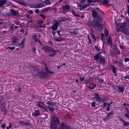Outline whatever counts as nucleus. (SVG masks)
Here are the masks:
<instances>
[{
    "mask_svg": "<svg viewBox=\"0 0 129 129\" xmlns=\"http://www.w3.org/2000/svg\"><path fill=\"white\" fill-rule=\"evenodd\" d=\"M92 15L94 18H97L96 20L94 21L93 26L97 30L100 31L103 28V24H102V19L99 16L95 10H92Z\"/></svg>",
    "mask_w": 129,
    "mask_h": 129,
    "instance_id": "nucleus-1",
    "label": "nucleus"
},
{
    "mask_svg": "<svg viewBox=\"0 0 129 129\" xmlns=\"http://www.w3.org/2000/svg\"><path fill=\"white\" fill-rule=\"evenodd\" d=\"M53 119L50 124V128L51 129H54L57 128V125H59L60 122L59 119L55 116L53 115L52 117Z\"/></svg>",
    "mask_w": 129,
    "mask_h": 129,
    "instance_id": "nucleus-2",
    "label": "nucleus"
},
{
    "mask_svg": "<svg viewBox=\"0 0 129 129\" xmlns=\"http://www.w3.org/2000/svg\"><path fill=\"white\" fill-rule=\"evenodd\" d=\"M59 24V23L58 21L54 20L53 25L51 27V29L53 31H55L57 30Z\"/></svg>",
    "mask_w": 129,
    "mask_h": 129,
    "instance_id": "nucleus-3",
    "label": "nucleus"
},
{
    "mask_svg": "<svg viewBox=\"0 0 129 129\" xmlns=\"http://www.w3.org/2000/svg\"><path fill=\"white\" fill-rule=\"evenodd\" d=\"M119 26L120 28L121 29V30L125 32V33L127 32L126 31L127 27L126 25V24L124 23H121L119 24Z\"/></svg>",
    "mask_w": 129,
    "mask_h": 129,
    "instance_id": "nucleus-4",
    "label": "nucleus"
},
{
    "mask_svg": "<svg viewBox=\"0 0 129 129\" xmlns=\"http://www.w3.org/2000/svg\"><path fill=\"white\" fill-rule=\"evenodd\" d=\"M30 69L31 70H33V74L34 76H36L39 75V71L35 67H30Z\"/></svg>",
    "mask_w": 129,
    "mask_h": 129,
    "instance_id": "nucleus-5",
    "label": "nucleus"
},
{
    "mask_svg": "<svg viewBox=\"0 0 129 129\" xmlns=\"http://www.w3.org/2000/svg\"><path fill=\"white\" fill-rule=\"evenodd\" d=\"M40 75V77L41 78L48 77L50 76L49 75H48L47 73L44 72V71H42L40 73H39V75Z\"/></svg>",
    "mask_w": 129,
    "mask_h": 129,
    "instance_id": "nucleus-6",
    "label": "nucleus"
},
{
    "mask_svg": "<svg viewBox=\"0 0 129 129\" xmlns=\"http://www.w3.org/2000/svg\"><path fill=\"white\" fill-rule=\"evenodd\" d=\"M113 114V112L112 111H111L110 113L107 114V115L104 118V119L105 120H108L111 119V115Z\"/></svg>",
    "mask_w": 129,
    "mask_h": 129,
    "instance_id": "nucleus-7",
    "label": "nucleus"
},
{
    "mask_svg": "<svg viewBox=\"0 0 129 129\" xmlns=\"http://www.w3.org/2000/svg\"><path fill=\"white\" fill-rule=\"evenodd\" d=\"M110 69L111 70L112 72L116 76V73L117 71H116V68L112 65H110Z\"/></svg>",
    "mask_w": 129,
    "mask_h": 129,
    "instance_id": "nucleus-8",
    "label": "nucleus"
},
{
    "mask_svg": "<svg viewBox=\"0 0 129 129\" xmlns=\"http://www.w3.org/2000/svg\"><path fill=\"white\" fill-rule=\"evenodd\" d=\"M102 57L101 55H100L99 54H97L94 56V59L98 62L99 59L101 58Z\"/></svg>",
    "mask_w": 129,
    "mask_h": 129,
    "instance_id": "nucleus-9",
    "label": "nucleus"
},
{
    "mask_svg": "<svg viewBox=\"0 0 129 129\" xmlns=\"http://www.w3.org/2000/svg\"><path fill=\"white\" fill-rule=\"evenodd\" d=\"M69 6L68 5H66L62 7V10L64 12H67L69 11Z\"/></svg>",
    "mask_w": 129,
    "mask_h": 129,
    "instance_id": "nucleus-10",
    "label": "nucleus"
},
{
    "mask_svg": "<svg viewBox=\"0 0 129 129\" xmlns=\"http://www.w3.org/2000/svg\"><path fill=\"white\" fill-rule=\"evenodd\" d=\"M10 13L13 16H16L17 14L16 11L13 9H11L10 10Z\"/></svg>",
    "mask_w": 129,
    "mask_h": 129,
    "instance_id": "nucleus-11",
    "label": "nucleus"
},
{
    "mask_svg": "<svg viewBox=\"0 0 129 129\" xmlns=\"http://www.w3.org/2000/svg\"><path fill=\"white\" fill-rule=\"evenodd\" d=\"M98 62H99L101 64L103 65L105 63V58L104 57H102L101 58L99 59Z\"/></svg>",
    "mask_w": 129,
    "mask_h": 129,
    "instance_id": "nucleus-12",
    "label": "nucleus"
},
{
    "mask_svg": "<svg viewBox=\"0 0 129 129\" xmlns=\"http://www.w3.org/2000/svg\"><path fill=\"white\" fill-rule=\"evenodd\" d=\"M19 123L21 125L27 126L30 125V123H29L26 122L22 121H20L19 122Z\"/></svg>",
    "mask_w": 129,
    "mask_h": 129,
    "instance_id": "nucleus-13",
    "label": "nucleus"
},
{
    "mask_svg": "<svg viewBox=\"0 0 129 129\" xmlns=\"http://www.w3.org/2000/svg\"><path fill=\"white\" fill-rule=\"evenodd\" d=\"M37 105H38L39 107H40L42 108H44V105L43 102H39L37 103Z\"/></svg>",
    "mask_w": 129,
    "mask_h": 129,
    "instance_id": "nucleus-14",
    "label": "nucleus"
},
{
    "mask_svg": "<svg viewBox=\"0 0 129 129\" xmlns=\"http://www.w3.org/2000/svg\"><path fill=\"white\" fill-rule=\"evenodd\" d=\"M40 112L38 110H36L35 113H32V115L35 116H37L40 114Z\"/></svg>",
    "mask_w": 129,
    "mask_h": 129,
    "instance_id": "nucleus-15",
    "label": "nucleus"
},
{
    "mask_svg": "<svg viewBox=\"0 0 129 129\" xmlns=\"http://www.w3.org/2000/svg\"><path fill=\"white\" fill-rule=\"evenodd\" d=\"M0 15L2 17H7L10 15V14L7 13H6L5 14L3 13H1L0 11Z\"/></svg>",
    "mask_w": 129,
    "mask_h": 129,
    "instance_id": "nucleus-16",
    "label": "nucleus"
},
{
    "mask_svg": "<svg viewBox=\"0 0 129 129\" xmlns=\"http://www.w3.org/2000/svg\"><path fill=\"white\" fill-rule=\"evenodd\" d=\"M117 87L119 91L122 92L124 91V89L123 88L124 87L123 86H118Z\"/></svg>",
    "mask_w": 129,
    "mask_h": 129,
    "instance_id": "nucleus-17",
    "label": "nucleus"
},
{
    "mask_svg": "<svg viewBox=\"0 0 129 129\" xmlns=\"http://www.w3.org/2000/svg\"><path fill=\"white\" fill-rule=\"evenodd\" d=\"M6 0H0V7H2L5 4Z\"/></svg>",
    "mask_w": 129,
    "mask_h": 129,
    "instance_id": "nucleus-18",
    "label": "nucleus"
},
{
    "mask_svg": "<svg viewBox=\"0 0 129 129\" xmlns=\"http://www.w3.org/2000/svg\"><path fill=\"white\" fill-rule=\"evenodd\" d=\"M114 50L115 52L118 54H120V52L119 50V49L117 48V46H115L114 47Z\"/></svg>",
    "mask_w": 129,
    "mask_h": 129,
    "instance_id": "nucleus-19",
    "label": "nucleus"
},
{
    "mask_svg": "<svg viewBox=\"0 0 129 129\" xmlns=\"http://www.w3.org/2000/svg\"><path fill=\"white\" fill-rule=\"evenodd\" d=\"M49 47L47 46L43 47L42 48V50H43L45 52H48Z\"/></svg>",
    "mask_w": 129,
    "mask_h": 129,
    "instance_id": "nucleus-20",
    "label": "nucleus"
},
{
    "mask_svg": "<svg viewBox=\"0 0 129 129\" xmlns=\"http://www.w3.org/2000/svg\"><path fill=\"white\" fill-rule=\"evenodd\" d=\"M17 38L16 37H13L12 38V42L13 43H16V42L17 40Z\"/></svg>",
    "mask_w": 129,
    "mask_h": 129,
    "instance_id": "nucleus-21",
    "label": "nucleus"
},
{
    "mask_svg": "<svg viewBox=\"0 0 129 129\" xmlns=\"http://www.w3.org/2000/svg\"><path fill=\"white\" fill-rule=\"evenodd\" d=\"M47 104H49L48 105L53 106L54 105L56 104V103L55 102H53L52 101H50L47 102Z\"/></svg>",
    "mask_w": 129,
    "mask_h": 129,
    "instance_id": "nucleus-22",
    "label": "nucleus"
},
{
    "mask_svg": "<svg viewBox=\"0 0 129 129\" xmlns=\"http://www.w3.org/2000/svg\"><path fill=\"white\" fill-rule=\"evenodd\" d=\"M16 2L18 4L23 5H25L26 4L25 3L23 2H21L19 1H16Z\"/></svg>",
    "mask_w": 129,
    "mask_h": 129,
    "instance_id": "nucleus-23",
    "label": "nucleus"
},
{
    "mask_svg": "<svg viewBox=\"0 0 129 129\" xmlns=\"http://www.w3.org/2000/svg\"><path fill=\"white\" fill-rule=\"evenodd\" d=\"M51 8L50 7L46 8L43 10L44 12H46L48 11H50L51 10Z\"/></svg>",
    "mask_w": 129,
    "mask_h": 129,
    "instance_id": "nucleus-24",
    "label": "nucleus"
},
{
    "mask_svg": "<svg viewBox=\"0 0 129 129\" xmlns=\"http://www.w3.org/2000/svg\"><path fill=\"white\" fill-rule=\"evenodd\" d=\"M45 70H46V73H49V74L48 75H50V74H53L54 73V72L52 71H51V72L49 71L48 70V68L47 67L45 69Z\"/></svg>",
    "mask_w": 129,
    "mask_h": 129,
    "instance_id": "nucleus-25",
    "label": "nucleus"
},
{
    "mask_svg": "<svg viewBox=\"0 0 129 129\" xmlns=\"http://www.w3.org/2000/svg\"><path fill=\"white\" fill-rule=\"evenodd\" d=\"M34 39L35 41V42H38L40 44H41V43L40 41L39 40L37 37L34 38Z\"/></svg>",
    "mask_w": 129,
    "mask_h": 129,
    "instance_id": "nucleus-26",
    "label": "nucleus"
},
{
    "mask_svg": "<svg viewBox=\"0 0 129 129\" xmlns=\"http://www.w3.org/2000/svg\"><path fill=\"white\" fill-rule=\"evenodd\" d=\"M60 129H66L65 125L64 124H61L60 127Z\"/></svg>",
    "mask_w": 129,
    "mask_h": 129,
    "instance_id": "nucleus-27",
    "label": "nucleus"
},
{
    "mask_svg": "<svg viewBox=\"0 0 129 129\" xmlns=\"http://www.w3.org/2000/svg\"><path fill=\"white\" fill-rule=\"evenodd\" d=\"M1 110L5 113L6 112V107L4 106H2L1 108Z\"/></svg>",
    "mask_w": 129,
    "mask_h": 129,
    "instance_id": "nucleus-28",
    "label": "nucleus"
},
{
    "mask_svg": "<svg viewBox=\"0 0 129 129\" xmlns=\"http://www.w3.org/2000/svg\"><path fill=\"white\" fill-rule=\"evenodd\" d=\"M45 2L47 5H50L51 3L50 2V0H44Z\"/></svg>",
    "mask_w": 129,
    "mask_h": 129,
    "instance_id": "nucleus-29",
    "label": "nucleus"
},
{
    "mask_svg": "<svg viewBox=\"0 0 129 129\" xmlns=\"http://www.w3.org/2000/svg\"><path fill=\"white\" fill-rule=\"evenodd\" d=\"M94 47L95 49L98 51V52L100 51L101 49V48L100 47H98L97 46H95Z\"/></svg>",
    "mask_w": 129,
    "mask_h": 129,
    "instance_id": "nucleus-30",
    "label": "nucleus"
},
{
    "mask_svg": "<svg viewBox=\"0 0 129 129\" xmlns=\"http://www.w3.org/2000/svg\"><path fill=\"white\" fill-rule=\"evenodd\" d=\"M116 65L117 66L119 67H122L123 65L119 61L117 62Z\"/></svg>",
    "mask_w": 129,
    "mask_h": 129,
    "instance_id": "nucleus-31",
    "label": "nucleus"
},
{
    "mask_svg": "<svg viewBox=\"0 0 129 129\" xmlns=\"http://www.w3.org/2000/svg\"><path fill=\"white\" fill-rule=\"evenodd\" d=\"M109 34V31L108 30H105V36L106 37H108Z\"/></svg>",
    "mask_w": 129,
    "mask_h": 129,
    "instance_id": "nucleus-32",
    "label": "nucleus"
},
{
    "mask_svg": "<svg viewBox=\"0 0 129 129\" xmlns=\"http://www.w3.org/2000/svg\"><path fill=\"white\" fill-rule=\"evenodd\" d=\"M69 33L71 35H76L77 34V33L75 31H69Z\"/></svg>",
    "mask_w": 129,
    "mask_h": 129,
    "instance_id": "nucleus-33",
    "label": "nucleus"
},
{
    "mask_svg": "<svg viewBox=\"0 0 129 129\" xmlns=\"http://www.w3.org/2000/svg\"><path fill=\"white\" fill-rule=\"evenodd\" d=\"M99 0H87V2L90 3L98 2Z\"/></svg>",
    "mask_w": 129,
    "mask_h": 129,
    "instance_id": "nucleus-34",
    "label": "nucleus"
},
{
    "mask_svg": "<svg viewBox=\"0 0 129 129\" xmlns=\"http://www.w3.org/2000/svg\"><path fill=\"white\" fill-rule=\"evenodd\" d=\"M38 8H41L43 7L44 6H45V5L42 3L39 4H38Z\"/></svg>",
    "mask_w": 129,
    "mask_h": 129,
    "instance_id": "nucleus-35",
    "label": "nucleus"
},
{
    "mask_svg": "<svg viewBox=\"0 0 129 129\" xmlns=\"http://www.w3.org/2000/svg\"><path fill=\"white\" fill-rule=\"evenodd\" d=\"M95 10H96V12L97 13L100 12V13H102V12L98 7H96Z\"/></svg>",
    "mask_w": 129,
    "mask_h": 129,
    "instance_id": "nucleus-36",
    "label": "nucleus"
},
{
    "mask_svg": "<svg viewBox=\"0 0 129 129\" xmlns=\"http://www.w3.org/2000/svg\"><path fill=\"white\" fill-rule=\"evenodd\" d=\"M52 106H51L50 105H48V109L52 111V112L54 111V109L52 107Z\"/></svg>",
    "mask_w": 129,
    "mask_h": 129,
    "instance_id": "nucleus-37",
    "label": "nucleus"
},
{
    "mask_svg": "<svg viewBox=\"0 0 129 129\" xmlns=\"http://www.w3.org/2000/svg\"><path fill=\"white\" fill-rule=\"evenodd\" d=\"M123 125L124 126H126L128 125L129 124V123L127 122L124 121L123 123Z\"/></svg>",
    "mask_w": 129,
    "mask_h": 129,
    "instance_id": "nucleus-38",
    "label": "nucleus"
},
{
    "mask_svg": "<svg viewBox=\"0 0 129 129\" xmlns=\"http://www.w3.org/2000/svg\"><path fill=\"white\" fill-rule=\"evenodd\" d=\"M91 79H92L91 78H90L88 79H86L84 81L86 83H87L88 82H89L91 81Z\"/></svg>",
    "mask_w": 129,
    "mask_h": 129,
    "instance_id": "nucleus-39",
    "label": "nucleus"
},
{
    "mask_svg": "<svg viewBox=\"0 0 129 129\" xmlns=\"http://www.w3.org/2000/svg\"><path fill=\"white\" fill-rule=\"evenodd\" d=\"M57 52H60L58 50H55L53 48H52V52H54V53H55Z\"/></svg>",
    "mask_w": 129,
    "mask_h": 129,
    "instance_id": "nucleus-40",
    "label": "nucleus"
},
{
    "mask_svg": "<svg viewBox=\"0 0 129 129\" xmlns=\"http://www.w3.org/2000/svg\"><path fill=\"white\" fill-rule=\"evenodd\" d=\"M91 37L94 40V41L96 40V38H95V37L93 34H91Z\"/></svg>",
    "mask_w": 129,
    "mask_h": 129,
    "instance_id": "nucleus-41",
    "label": "nucleus"
},
{
    "mask_svg": "<svg viewBox=\"0 0 129 129\" xmlns=\"http://www.w3.org/2000/svg\"><path fill=\"white\" fill-rule=\"evenodd\" d=\"M55 41H56L57 42H60L61 41H62V39L61 38H56L55 39Z\"/></svg>",
    "mask_w": 129,
    "mask_h": 129,
    "instance_id": "nucleus-42",
    "label": "nucleus"
},
{
    "mask_svg": "<svg viewBox=\"0 0 129 129\" xmlns=\"http://www.w3.org/2000/svg\"><path fill=\"white\" fill-rule=\"evenodd\" d=\"M56 55L55 53H53L50 54H49L48 55V56L50 57H52Z\"/></svg>",
    "mask_w": 129,
    "mask_h": 129,
    "instance_id": "nucleus-43",
    "label": "nucleus"
},
{
    "mask_svg": "<svg viewBox=\"0 0 129 129\" xmlns=\"http://www.w3.org/2000/svg\"><path fill=\"white\" fill-rule=\"evenodd\" d=\"M42 118H47L48 117V116L46 114H43L42 115Z\"/></svg>",
    "mask_w": 129,
    "mask_h": 129,
    "instance_id": "nucleus-44",
    "label": "nucleus"
},
{
    "mask_svg": "<svg viewBox=\"0 0 129 129\" xmlns=\"http://www.w3.org/2000/svg\"><path fill=\"white\" fill-rule=\"evenodd\" d=\"M94 98H95L96 100L99 101H100L101 100V98L99 96L95 97Z\"/></svg>",
    "mask_w": 129,
    "mask_h": 129,
    "instance_id": "nucleus-45",
    "label": "nucleus"
},
{
    "mask_svg": "<svg viewBox=\"0 0 129 129\" xmlns=\"http://www.w3.org/2000/svg\"><path fill=\"white\" fill-rule=\"evenodd\" d=\"M109 103L108 102L104 103V105L103 106V107H105L107 106V105L108 106Z\"/></svg>",
    "mask_w": 129,
    "mask_h": 129,
    "instance_id": "nucleus-46",
    "label": "nucleus"
},
{
    "mask_svg": "<svg viewBox=\"0 0 129 129\" xmlns=\"http://www.w3.org/2000/svg\"><path fill=\"white\" fill-rule=\"evenodd\" d=\"M52 48L49 47L48 52L49 53L52 52Z\"/></svg>",
    "mask_w": 129,
    "mask_h": 129,
    "instance_id": "nucleus-47",
    "label": "nucleus"
},
{
    "mask_svg": "<svg viewBox=\"0 0 129 129\" xmlns=\"http://www.w3.org/2000/svg\"><path fill=\"white\" fill-rule=\"evenodd\" d=\"M9 126H7L6 127V129H9L12 127L11 123V122L9 123Z\"/></svg>",
    "mask_w": 129,
    "mask_h": 129,
    "instance_id": "nucleus-48",
    "label": "nucleus"
},
{
    "mask_svg": "<svg viewBox=\"0 0 129 129\" xmlns=\"http://www.w3.org/2000/svg\"><path fill=\"white\" fill-rule=\"evenodd\" d=\"M103 2L104 4L106 5L108 4V0H104Z\"/></svg>",
    "mask_w": 129,
    "mask_h": 129,
    "instance_id": "nucleus-49",
    "label": "nucleus"
},
{
    "mask_svg": "<svg viewBox=\"0 0 129 129\" xmlns=\"http://www.w3.org/2000/svg\"><path fill=\"white\" fill-rule=\"evenodd\" d=\"M40 16L42 18L44 19H45L46 18V16L43 14H40Z\"/></svg>",
    "mask_w": 129,
    "mask_h": 129,
    "instance_id": "nucleus-50",
    "label": "nucleus"
},
{
    "mask_svg": "<svg viewBox=\"0 0 129 129\" xmlns=\"http://www.w3.org/2000/svg\"><path fill=\"white\" fill-rule=\"evenodd\" d=\"M112 40L110 37H109L108 39V42L110 43L111 42Z\"/></svg>",
    "mask_w": 129,
    "mask_h": 129,
    "instance_id": "nucleus-51",
    "label": "nucleus"
},
{
    "mask_svg": "<svg viewBox=\"0 0 129 129\" xmlns=\"http://www.w3.org/2000/svg\"><path fill=\"white\" fill-rule=\"evenodd\" d=\"M88 87H90V89H94V88L95 87H96V85H94L93 86L91 87L90 86H88Z\"/></svg>",
    "mask_w": 129,
    "mask_h": 129,
    "instance_id": "nucleus-52",
    "label": "nucleus"
},
{
    "mask_svg": "<svg viewBox=\"0 0 129 129\" xmlns=\"http://www.w3.org/2000/svg\"><path fill=\"white\" fill-rule=\"evenodd\" d=\"M6 126V124L5 123L3 124L1 126L4 129Z\"/></svg>",
    "mask_w": 129,
    "mask_h": 129,
    "instance_id": "nucleus-53",
    "label": "nucleus"
},
{
    "mask_svg": "<svg viewBox=\"0 0 129 129\" xmlns=\"http://www.w3.org/2000/svg\"><path fill=\"white\" fill-rule=\"evenodd\" d=\"M110 106L109 105H108V106L107 107L106 109V110L107 111H109L110 110Z\"/></svg>",
    "mask_w": 129,
    "mask_h": 129,
    "instance_id": "nucleus-54",
    "label": "nucleus"
},
{
    "mask_svg": "<svg viewBox=\"0 0 129 129\" xmlns=\"http://www.w3.org/2000/svg\"><path fill=\"white\" fill-rule=\"evenodd\" d=\"M72 14H73V15L75 16L76 17H80V15L78 14H76L74 12H72Z\"/></svg>",
    "mask_w": 129,
    "mask_h": 129,
    "instance_id": "nucleus-55",
    "label": "nucleus"
},
{
    "mask_svg": "<svg viewBox=\"0 0 129 129\" xmlns=\"http://www.w3.org/2000/svg\"><path fill=\"white\" fill-rule=\"evenodd\" d=\"M34 5L32 4H30L29 5V6L31 8H34L33 7L34 6Z\"/></svg>",
    "mask_w": 129,
    "mask_h": 129,
    "instance_id": "nucleus-56",
    "label": "nucleus"
},
{
    "mask_svg": "<svg viewBox=\"0 0 129 129\" xmlns=\"http://www.w3.org/2000/svg\"><path fill=\"white\" fill-rule=\"evenodd\" d=\"M104 36V35L102 33V34H101V40L102 41H103V40Z\"/></svg>",
    "mask_w": 129,
    "mask_h": 129,
    "instance_id": "nucleus-57",
    "label": "nucleus"
},
{
    "mask_svg": "<svg viewBox=\"0 0 129 129\" xmlns=\"http://www.w3.org/2000/svg\"><path fill=\"white\" fill-rule=\"evenodd\" d=\"M95 102H93L92 103H91V106L92 107H95Z\"/></svg>",
    "mask_w": 129,
    "mask_h": 129,
    "instance_id": "nucleus-58",
    "label": "nucleus"
},
{
    "mask_svg": "<svg viewBox=\"0 0 129 129\" xmlns=\"http://www.w3.org/2000/svg\"><path fill=\"white\" fill-rule=\"evenodd\" d=\"M20 46L21 48H23L24 46V45L22 43H20L18 44Z\"/></svg>",
    "mask_w": 129,
    "mask_h": 129,
    "instance_id": "nucleus-59",
    "label": "nucleus"
},
{
    "mask_svg": "<svg viewBox=\"0 0 129 129\" xmlns=\"http://www.w3.org/2000/svg\"><path fill=\"white\" fill-rule=\"evenodd\" d=\"M80 80L81 81H82L84 80V77H80L79 78Z\"/></svg>",
    "mask_w": 129,
    "mask_h": 129,
    "instance_id": "nucleus-60",
    "label": "nucleus"
},
{
    "mask_svg": "<svg viewBox=\"0 0 129 129\" xmlns=\"http://www.w3.org/2000/svg\"><path fill=\"white\" fill-rule=\"evenodd\" d=\"M28 13L31 14H33V12L32 10H30L28 11Z\"/></svg>",
    "mask_w": 129,
    "mask_h": 129,
    "instance_id": "nucleus-61",
    "label": "nucleus"
},
{
    "mask_svg": "<svg viewBox=\"0 0 129 129\" xmlns=\"http://www.w3.org/2000/svg\"><path fill=\"white\" fill-rule=\"evenodd\" d=\"M124 116L126 117L127 118H129V115L127 113H125L124 114Z\"/></svg>",
    "mask_w": 129,
    "mask_h": 129,
    "instance_id": "nucleus-62",
    "label": "nucleus"
},
{
    "mask_svg": "<svg viewBox=\"0 0 129 129\" xmlns=\"http://www.w3.org/2000/svg\"><path fill=\"white\" fill-rule=\"evenodd\" d=\"M129 61V58H126L124 59V61L125 62H126L127 61Z\"/></svg>",
    "mask_w": 129,
    "mask_h": 129,
    "instance_id": "nucleus-63",
    "label": "nucleus"
},
{
    "mask_svg": "<svg viewBox=\"0 0 129 129\" xmlns=\"http://www.w3.org/2000/svg\"><path fill=\"white\" fill-rule=\"evenodd\" d=\"M123 78L125 79H129V75H125Z\"/></svg>",
    "mask_w": 129,
    "mask_h": 129,
    "instance_id": "nucleus-64",
    "label": "nucleus"
}]
</instances>
